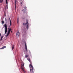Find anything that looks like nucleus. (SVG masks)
Instances as JSON below:
<instances>
[{
    "instance_id": "nucleus-1",
    "label": "nucleus",
    "mask_w": 73,
    "mask_h": 73,
    "mask_svg": "<svg viewBox=\"0 0 73 73\" xmlns=\"http://www.w3.org/2000/svg\"><path fill=\"white\" fill-rule=\"evenodd\" d=\"M26 24L27 25L26 28L28 30L29 28V23H28V20L27 19V23H24L23 24V25H25Z\"/></svg>"
},
{
    "instance_id": "nucleus-22",
    "label": "nucleus",
    "mask_w": 73,
    "mask_h": 73,
    "mask_svg": "<svg viewBox=\"0 0 73 73\" xmlns=\"http://www.w3.org/2000/svg\"><path fill=\"white\" fill-rule=\"evenodd\" d=\"M2 24H4V21H2Z\"/></svg>"
},
{
    "instance_id": "nucleus-12",
    "label": "nucleus",
    "mask_w": 73,
    "mask_h": 73,
    "mask_svg": "<svg viewBox=\"0 0 73 73\" xmlns=\"http://www.w3.org/2000/svg\"><path fill=\"white\" fill-rule=\"evenodd\" d=\"M29 67H30V68H32H32L33 67V66H32V64H30Z\"/></svg>"
},
{
    "instance_id": "nucleus-5",
    "label": "nucleus",
    "mask_w": 73,
    "mask_h": 73,
    "mask_svg": "<svg viewBox=\"0 0 73 73\" xmlns=\"http://www.w3.org/2000/svg\"><path fill=\"white\" fill-rule=\"evenodd\" d=\"M21 68L24 72H25V70L24 69V66L23 64L21 65Z\"/></svg>"
},
{
    "instance_id": "nucleus-20",
    "label": "nucleus",
    "mask_w": 73,
    "mask_h": 73,
    "mask_svg": "<svg viewBox=\"0 0 73 73\" xmlns=\"http://www.w3.org/2000/svg\"><path fill=\"white\" fill-rule=\"evenodd\" d=\"M8 1L7 0H6V4H8Z\"/></svg>"
},
{
    "instance_id": "nucleus-28",
    "label": "nucleus",
    "mask_w": 73,
    "mask_h": 73,
    "mask_svg": "<svg viewBox=\"0 0 73 73\" xmlns=\"http://www.w3.org/2000/svg\"><path fill=\"white\" fill-rule=\"evenodd\" d=\"M11 32L12 33V31H11Z\"/></svg>"
},
{
    "instance_id": "nucleus-27",
    "label": "nucleus",
    "mask_w": 73,
    "mask_h": 73,
    "mask_svg": "<svg viewBox=\"0 0 73 73\" xmlns=\"http://www.w3.org/2000/svg\"><path fill=\"white\" fill-rule=\"evenodd\" d=\"M1 34H0V36H1Z\"/></svg>"
},
{
    "instance_id": "nucleus-16",
    "label": "nucleus",
    "mask_w": 73,
    "mask_h": 73,
    "mask_svg": "<svg viewBox=\"0 0 73 73\" xmlns=\"http://www.w3.org/2000/svg\"><path fill=\"white\" fill-rule=\"evenodd\" d=\"M10 20V25H11V19H9Z\"/></svg>"
},
{
    "instance_id": "nucleus-15",
    "label": "nucleus",
    "mask_w": 73,
    "mask_h": 73,
    "mask_svg": "<svg viewBox=\"0 0 73 73\" xmlns=\"http://www.w3.org/2000/svg\"><path fill=\"white\" fill-rule=\"evenodd\" d=\"M12 50H13V49H14V45L13 44L12 47Z\"/></svg>"
},
{
    "instance_id": "nucleus-14",
    "label": "nucleus",
    "mask_w": 73,
    "mask_h": 73,
    "mask_svg": "<svg viewBox=\"0 0 73 73\" xmlns=\"http://www.w3.org/2000/svg\"><path fill=\"white\" fill-rule=\"evenodd\" d=\"M29 57V55L28 54L26 55H25V57L27 58V57Z\"/></svg>"
},
{
    "instance_id": "nucleus-4",
    "label": "nucleus",
    "mask_w": 73,
    "mask_h": 73,
    "mask_svg": "<svg viewBox=\"0 0 73 73\" xmlns=\"http://www.w3.org/2000/svg\"><path fill=\"white\" fill-rule=\"evenodd\" d=\"M25 44L26 50V52H28V49L27 48V43H26V42H25Z\"/></svg>"
},
{
    "instance_id": "nucleus-18",
    "label": "nucleus",
    "mask_w": 73,
    "mask_h": 73,
    "mask_svg": "<svg viewBox=\"0 0 73 73\" xmlns=\"http://www.w3.org/2000/svg\"><path fill=\"white\" fill-rule=\"evenodd\" d=\"M3 38V36H2L1 37V39L0 40L1 41V40H3V39H2V38Z\"/></svg>"
},
{
    "instance_id": "nucleus-29",
    "label": "nucleus",
    "mask_w": 73,
    "mask_h": 73,
    "mask_svg": "<svg viewBox=\"0 0 73 73\" xmlns=\"http://www.w3.org/2000/svg\"><path fill=\"white\" fill-rule=\"evenodd\" d=\"M23 32H24V30H23Z\"/></svg>"
},
{
    "instance_id": "nucleus-21",
    "label": "nucleus",
    "mask_w": 73,
    "mask_h": 73,
    "mask_svg": "<svg viewBox=\"0 0 73 73\" xmlns=\"http://www.w3.org/2000/svg\"><path fill=\"white\" fill-rule=\"evenodd\" d=\"M24 8L25 9H27V7H26V6Z\"/></svg>"
},
{
    "instance_id": "nucleus-25",
    "label": "nucleus",
    "mask_w": 73,
    "mask_h": 73,
    "mask_svg": "<svg viewBox=\"0 0 73 73\" xmlns=\"http://www.w3.org/2000/svg\"><path fill=\"white\" fill-rule=\"evenodd\" d=\"M19 19H17V23H18V22H19Z\"/></svg>"
},
{
    "instance_id": "nucleus-26",
    "label": "nucleus",
    "mask_w": 73,
    "mask_h": 73,
    "mask_svg": "<svg viewBox=\"0 0 73 73\" xmlns=\"http://www.w3.org/2000/svg\"><path fill=\"white\" fill-rule=\"evenodd\" d=\"M6 7L7 9H8V5H6Z\"/></svg>"
},
{
    "instance_id": "nucleus-9",
    "label": "nucleus",
    "mask_w": 73,
    "mask_h": 73,
    "mask_svg": "<svg viewBox=\"0 0 73 73\" xmlns=\"http://www.w3.org/2000/svg\"><path fill=\"white\" fill-rule=\"evenodd\" d=\"M17 3V0H15V8L16 9V6Z\"/></svg>"
},
{
    "instance_id": "nucleus-30",
    "label": "nucleus",
    "mask_w": 73,
    "mask_h": 73,
    "mask_svg": "<svg viewBox=\"0 0 73 73\" xmlns=\"http://www.w3.org/2000/svg\"><path fill=\"white\" fill-rule=\"evenodd\" d=\"M6 19V20H7V19Z\"/></svg>"
},
{
    "instance_id": "nucleus-6",
    "label": "nucleus",
    "mask_w": 73,
    "mask_h": 73,
    "mask_svg": "<svg viewBox=\"0 0 73 73\" xmlns=\"http://www.w3.org/2000/svg\"><path fill=\"white\" fill-rule=\"evenodd\" d=\"M17 36H19V35H20V32L19 31L17 32L16 33Z\"/></svg>"
},
{
    "instance_id": "nucleus-19",
    "label": "nucleus",
    "mask_w": 73,
    "mask_h": 73,
    "mask_svg": "<svg viewBox=\"0 0 73 73\" xmlns=\"http://www.w3.org/2000/svg\"><path fill=\"white\" fill-rule=\"evenodd\" d=\"M2 2H3V0H1V1L0 0V3H1Z\"/></svg>"
},
{
    "instance_id": "nucleus-2",
    "label": "nucleus",
    "mask_w": 73,
    "mask_h": 73,
    "mask_svg": "<svg viewBox=\"0 0 73 73\" xmlns=\"http://www.w3.org/2000/svg\"><path fill=\"white\" fill-rule=\"evenodd\" d=\"M4 26L5 28V34H6L7 32L8 31L7 30V24H5L4 25Z\"/></svg>"
},
{
    "instance_id": "nucleus-11",
    "label": "nucleus",
    "mask_w": 73,
    "mask_h": 73,
    "mask_svg": "<svg viewBox=\"0 0 73 73\" xmlns=\"http://www.w3.org/2000/svg\"><path fill=\"white\" fill-rule=\"evenodd\" d=\"M11 30H12L11 29V28L9 29V30H8V33H10V31H11Z\"/></svg>"
},
{
    "instance_id": "nucleus-8",
    "label": "nucleus",
    "mask_w": 73,
    "mask_h": 73,
    "mask_svg": "<svg viewBox=\"0 0 73 73\" xmlns=\"http://www.w3.org/2000/svg\"><path fill=\"white\" fill-rule=\"evenodd\" d=\"M5 16H6V14L5 13V11L4 13V15H3V18H4V17H5Z\"/></svg>"
},
{
    "instance_id": "nucleus-13",
    "label": "nucleus",
    "mask_w": 73,
    "mask_h": 73,
    "mask_svg": "<svg viewBox=\"0 0 73 73\" xmlns=\"http://www.w3.org/2000/svg\"><path fill=\"white\" fill-rule=\"evenodd\" d=\"M10 34V33H9L7 32V34L6 35V37H8V36H9V35Z\"/></svg>"
},
{
    "instance_id": "nucleus-7",
    "label": "nucleus",
    "mask_w": 73,
    "mask_h": 73,
    "mask_svg": "<svg viewBox=\"0 0 73 73\" xmlns=\"http://www.w3.org/2000/svg\"><path fill=\"white\" fill-rule=\"evenodd\" d=\"M22 11L23 13H25L26 11H27V10L26 9H23Z\"/></svg>"
},
{
    "instance_id": "nucleus-24",
    "label": "nucleus",
    "mask_w": 73,
    "mask_h": 73,
    "mask_svg": "<svg viewBox=\"0 0 73 73\" xmlns=\"http://www.w3.org/2000/svg\"><path fill=\"white\" fill-rule=\"evenodd\" d=\"M29 62H30V64H32V62L30 60V61H29Z\"/></svg>"
},
{
    "instance_id": "nucleus-23",
    "label": "nucleus",
    "mask_w": 73,
    "mask_h": 73,
    "mask_svg": "<svg viewBox=\"0 0 73 73\" xmlns=\"http://www.w3.org/2000/svg\"><path fill=\"white\" fill-rule=\"evenodd\" d=\"M28 61H31L30 60V58H29V59H28Z\"/></svg>"
},
{
    "instance_id": "nucleus-3",
    "label": "nucleus",
    "mask_w": 73,
    "mask_h": 73,
    "mask_svg": "<svg viewBox=\"0 0 73 73\" xmlns=\"http://www.w3.org/2000/svg\"><path fill=\"white\" fill-rule=\"evenodd\" d=\"M30 70L31 72L32 73H34V72H35V68H33V67L32 69H30Z\"/></svg>"
},
{
    "instance_id": "nucleus-17",
    "label": "nucleus",
    "mask_w": 73,
    "mask_h": 73,
    "mask_svg": "<svg viewBox=\"0 0 73 73\" xmlns=\"http://www.w3.org/2000/svg\"><path fill=\"white\" fill-rule=\"evenodd\" d=\"M23 1H22L21 3V5L22 6L23 5Z\"/></svg>"
},
{
    "instance_id": "nucleus-10",
    "label": "nucleus",
    "mask_w": 73,
    "mask_h": 73,
    "mask_svg": "<svg viewBox=\"0 0 73 73\" xmlns=\"http://www.w3.org/2000/svg\"><path fill=\"white\" fill-rule=\"evenodd\" d=\"M6 48V46H3L2 48H0V49H4V48Z\"/></svg>"
}]
</instances>
